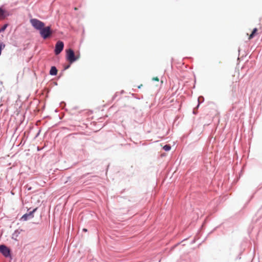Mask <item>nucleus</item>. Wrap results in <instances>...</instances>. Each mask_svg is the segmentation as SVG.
Returning <instances> with one entry per match:
<instances>
[{"label": "nucleus", "instance_id": "f257e3e1", "mask_svg": "<svg viewBox=\"0 0 262 262\" xmlns=\"http://www.w3.org/2000/svg\"><path fill=\"white\" fill-rule=\"evenodd\" d=\"M40 36L43 39H47L52 34V31L51 29L50 26L48 27H43L42 29H41L39 31Z\"/></svg>", "mask_w": 262, "mask_h": 262}, {"label": "nucleus", "instance_id": "f03ea898", "mask_svg": "<svg viewBox=\"0 0 262 262\" xmlns=\"http://www.w3.org/2000/svg\"><path fill=\"white\" fill-rule=\"evenodd\" d=\"M67 59L70 62L73 63V62L77 60L79 58V55L75 56L73 50L71 49H69L67 50Z\"/></svg>", "mask_w": 262, "mask_h": 262}, {"label": "nucleus", "instance_id": "7ed1b4c3", "mask_svg": "<svg viewBox=\"0 0 262 262\" xmlns=\"http://www.w3.org/2000/svg\"><path fill=\"white\" fill-rule=\"evenodd\" d=\"M30 23L35 29L39 31L45 27V24L43 22L36 18L31 19Z\"/></svg>", "mask_w": 262, "mask_h": 262}, {"label": "nucleus", "instance_id": "20e7f679", "mask_svg": "<svg viewBox=\"0 0 262 262\" xmlns=\"http://www.w3.org/2000/svg\"><path fill=\"white\" fill-rule=\"evenodd\" d=\"M64 43L61 41H58L55 45V53L58 55L63 50Z\"/></svg>", "mask_w": 262, "mask_h": 262}, {"label": "nucleus", "instance_id": "39448f33", "mask_svg": "<svg viewBox=\"0 0 262 262\" xmlns=\"http://www.w3.org/2000/svg\"><path fill=\"white\" fill-rule=\"evenodd\" d=\"M0 252L5 256V257H9L10 256V249L7 247L6 246L4 245H0Z\"/></svg>", "mask_w": 262, "mask_h": 262}, {"label": "nucleus", "instance_id": "423d86ee", "mask_svg": "<svg viewBox=\"0 0 262 262\" xmlns=\"http://www.w3.org/2000/svg\"><path fill=\"white\" fill-rule=\"evenodd\" d=\"M230 80L232 82V85H233L232 91L235 92V85L234 84V83H236L238 82V81H239L238 76H237L235 77V75H232V77L230 78Z\"/></svg>", "mask_w": 262, "mask_h": 262}, {"label": "nucleus", "instance_id": "0eeeda50", "mask_svg": "<svg viewBox=\"0 0 262 262\" xmlns=\"http://www.w3.org/2000/svg\"><path fill=\"white\" fill-rule=\"evenodd\" d=\"M8 15L9 13L8 12L0 8V20L4 19Z\"/></svg>", "mask_w": 262, "mask_h": 262}, {"label": "nucleus", "instance_id": "6e6552de", "mask_svg": "<svg viewBox=\"0 0 262 262\" xmlns=\"http://www.w3.org/2000/svg\"><path fill=\"white\" fill-rule=\"evenodd\" d=\"M57 73V70L55 67H52L50 71V74L51 75H56Z\"/></svg>", "mask_w": 262, "mask_h": 262}, {"label": "nucleus", "instance_id": "1a4fd4ad", "mask_svg": "<svg viewBox=\"0 0 262 262\" xmlns=\"http://www.w3.org/2000/svg\"><path fill=\"white\" fill-rule=\"evenodd\" d=\"M257 32V28H254L251 34L249 35V39L250 40L252 38H253L254 37V36L256 35Z\"/></svg>", "mask_w": 262, "mask_h": 262}, {"label": "nucleus", "instance_id": "9d476101", "mask_svg": "<svg viewBox=\"0 0 262 262\" xmlns=\"http://www.w3.org/2000/svg\"><path fill=\"white\" fill-rule=\"evenodd\" d=\"M37 210V208H35L33 210V211H30L29 213H27V215H29V218H32L33 217V213Z\"/></svg>", "mask_w": 262, "mask_h": 262}, {"label": "nucleus", "instance_id": "9b49d317", "mask_svg": "<svg viewBox=\"0 0 262 262\" xmlns=\"http://www.w3.org/2000/svg\"><path fill=\"white\" fill-rule=\"evenodd\" d=\"M163 148L165 150V151H169L171 149V146L169 145H165L163 146Z\"/></svg>", "mask_w": 262, "mask_h": 262}, {"label": "nucleus", "instance_id": "f8f14e48", "mask_svg": "<svg viewBox=\"0 0 262 262\" xmlns=\"http://www.w3.org/2000/svg\"><path fill=\"white\" fill-rule=\"evenodd\" d=\"M28 219H30L29 217V215H27V213L25 214L22 217L21 219L24 221H27Z\"/></svg>", "mask_w": 262, "mask_h": 262}, {"label": "nucleus", "instance_id": "ddd939ff", "mask_svg": "<svg viewBox=\"0 0 262 262\" xmlns=\"http://www.w3.org/2000/svg\"><path fill=\"white\" fill-rule=\"evenodd\" d=\"M7 26H8L7 24H5V25H4V26L0 29V32L4 31L6 30V29L7 28Z\"/></svg>", "mask_w": 262, "mask_h": 262}, {"label": "nucleus", "instance_id": "4468645a", "mask_svg": "<svg viewBox=\"0 0 262 262\" xmlns=\"http://www.w3.org/2000/svg\"><path fill=\"white\" fill-rule=\"evenodd\" d=\"M152 79V80L156 81H159V79L158 77H153Z\"/></svg>", "mask_w": 262, "mask_h": 262}, {"label": "nucleus", "instance_id": "2eb2a0df", "mask_svg": "<svg viewBox=\"0 0 262 262\" xmlns=\"http://www.w3.org/2000/svg\"><path fill=\"white\" fill-rule=\"evenodd\" d=\"M83 230L85 232H86L87 231V229H83Z\"/></svg>", "mask_w": 262, "mask_h": 262}, {"label": "nucleus", "instance_id": "dca6fc26", "mask_svg": "<svg viewBox=\"0 0 262 262\" xmlns=\"http://www.w3.org/2000/svg\"><path fill=\"white\" fill-rule=\"evenodd\" d=\"M77 9H77V8H76V7H75V8H74V10H77Z\"/></svg>", "mask_w": 262, "mask_h": 262}, {"label": "nucleus", "instance_id": "f3484780", "mask_svg": "<svg viewBox=\"0 0 262 262\" xmlns=\"http://www.w3.org/2000/svg\"><path fill=\"white\" fill-rule=\"evenodd\" d=\"M69 67H70V66H68V67L66 69L68 68Z\"/></svg>", "mask_w": 262, "mask_h": 262}, {"label": "nucleus", "instance_id": "a211bd4d", "mask_svg": "<svg viewBox=\"0 0 262 262\" xmlns=\"http://www.w3.org/2000/svg\"><path fill=\"white\" fill-rule=\"evenodd\" d=\"M141 86H142V84L140 86H139L138 88H141Z\"/></svg>", "mask_w": 262, "mask_h": 262}]
</instances>
